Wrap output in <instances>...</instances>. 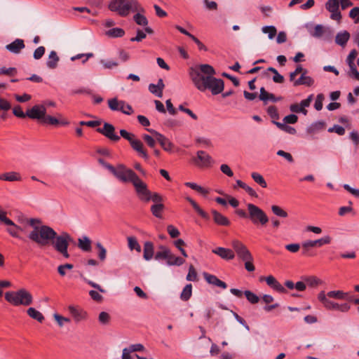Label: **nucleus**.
Listing matches in <instances>:
<instances>
[{
  "label": "nucleus",
  "mask_w": 359,
  "mask_h": 359,
  "mask_svg": "<svg viewBox=\"0 0 359 359\" xmlns=\"http://www.w3.org/2000/svg\"><path fill=\"white\" fill-rule=\"evenodd\" d=\"M186 200L189 202V203L192 205L194 210L203 218L205 219H209V215L205 212L201 207L196 203L195 201H194L190 197H186Z\"/></svg>",
  "instance_id": "c756f323"
},
{
  "label": "nucleus",
  "mask_w": 359,
  "mask_h": 359,
  "mask_svg": "<svg viewBox=\"0 0 359 359\" xmlns=\"http://www.w3.org/2000/svg\"><path fill=\"white\" fill-rule=\"evenodd\" d=\"M42 124H47V125H51V126H57L58 124H61L63 126H67L69 124L68 121H60L57 118L55 117L51 116L50 115L45 116V118L43 119Z\"/></svg>",
  "instance_id": "2f4dec72"
},
{
  "label": "nucleus",
  "mask_w": 359,
  "mask_h": 359,
  "mask_svg": "<svg viewBox=\"0 0 359 359\" xmlns=\"http://www.w3.org/2000/svg\"><path fill=\"white\" fill-rule=\"evenodd\" d=\"M13 113L16 117L18 118H24L25 117H27V111L25 113L23 112L20 105L14 107V108L13 109Z\"/></svg>",
  "instance_id": "13d9d810"
},
{
  "label": "nucleus",
  "mask_w": 359,
  "mask_h": 359,
  "mask_svg": "<svg viewBox=\"0 0 359 359\" xmlns=\"http://www.w3.org/2000/svg\"><path fill=\"white\" fill-rule=\"evenodd\" d=\"M142 138L149 147L154 148L155 147L156 140L154 136L151 137L147 134H143Z\"/></svg>",
  "instance_id": "603ef678"
},
{
  "label": "nucleus",
  "mask_w": 359,
  "mask_h": 359,
  "mask_svg": "<svg viewBox=\"0 0 359 359\" xmlns=\"http://www.w3.org/2000/svg\"><path fill=\"white\" fill-rule=\"evenodd\" d=\"M212 252L226 260L235 257V252L231 248H213Z\"/></svg>",
  "instance_id": "5701e85b"
},
{
  "label": "nucleus",
  "mask_w": 359,
  "mask_h": 359,
  "mask_svg": "<svg viewBox=\"0 0 359 359\" xmlns=\"http://www.w3.org/2000/svg\"><path fill=\"white\" fill-rule=\"evenodd\" d=\"M290 110L294 113H302L304 115L307 114L308 111L306 109H303V107L299 104H292L290 106Z\"/></svg>",
  "instance_id": "8fccbe9b"
},
{
  "label": "nucleus",
  "mask_w": 359,
  "mask_h": 359,
  "mask_svg": "<svg viewBox=\"0 0 359 359\" xmlns=\"http://www.w3.org/2000/svg\"><path fill=\"white\" fill-rule=\"evenodd\" d=\"M54 318L57 321V324L60 327H62L64 325V323H69L70 322V319L68 318L63 317L59 314H54Z\"/></svg>",
  "instance_id": "69168bd1"
},
{
  "label": "nucleus",
  "mask_w": 359,
  "mask_h": 359,
  "mask_svg": "<svg viewBox=\"0 0 359 359\" xmlns=\"http://www.w3.org/2000/svg\"><path fill=\"white\" fill-rule=\"evenodd\" d=\"M109 8L111 11H116L121 16H126L130 11L137 10V1L136 0H113L110 2Z\"/></svg>",
  "instance_id": "39448f33"
},
{
  "label": "nucleus",
  "mask_w": 359,
  "mask_h": 359,
  "mask_svg": "<svg viewBox=\"0 0 359 359\" xmlns=\"http://www.w3.org/2000/svg\"><path fill=\"white\" fill-rule=\"evenodd\" d=\"M350 18L353 19H356L355 22H359V8L354 7L349 12Z\"/></svg>",
  "instance_id": "774afa93"
},
{
  "label": "nucleus",
  "mask_w": 359,
  "mask_h": 359,
  "mask_svg": "<svg viewBox=\"0 0 359 359\" xmlns=\"http://www.w3.org/2000/svg\"><path fill=\"white\" fill-rule=\"evenodd\" d=\"M45 53V48L43 46L38 47L34 52V58L39 60Z\"/></svg>",
  "instance_id": "338daca9"
},
{
  "label": "nucleus",
  "mask_w": 359,
  "mask_h": 359,
  "mask_svg": "<svg viewBox=\"0 0 359 359\" xmlns=\"http://www.w3.org/2000/svg\"><path fill=\"white\" fill-rule=\"evenodd\" d=\"M324 100H325V96L323 94L320 93V94L317 95L316 99V101L314 103V108L317 111H320L323 109V102Z\"/></svg>",
  "instance_id": "3c124183"
},
{
  "label": "nucleus",
  "mask_w": 359,
  "mask_h": 359,
  "mask_svg": "<svg viewBox=\"0 0 359 359\" xmlns=\"http://www.w3.org/2000/svg\"><path fill=\"white\" fill-rule=\"evenodd\" d=\"M136 193L139 197V198L144 202H149L150 201V194L151 191L147 189V184L138 177L137 180H135L133 183Z\"/></svg>",
  "instance_id": "f8f14e48"
},
{
  "label": "nucleus",
  "mask_w": 359,
  "mask_h": 359,
  "mask_svg": "<svg viewBox=\"0 0 359 359\" xmlns=\"http://www.w3.org/2000/svg\"><path fill=\"white\" fill-rule=\"evenodd\" d=\"M105 168L123 182H130L133 184L139 177L133 170L127 168L123 164H118L116 167L106 164Z\"/></svg>",
  "instance_id": "20e7f679"
},
{
  "label": "nucleus",
  "mask_w": 359,
  "mask_h": 359,
  "mask_svg": "<svg viewBox=\"0 0 359 359\" xmlns=\"http://www.w3.org/2000/svg\"><path fill=\"white\" fill-rule=\"evenodd\" d=\"M97 131L113 142L120 140V136L115 133L114 126L109 123H104L103 127L97 128Z\"/></svg>",
  "instance_id": "2eb2a0df"
},
{
  "label": "nucleus",
  "mask_w": 359,
  "mask_h": 359,
  "mask_svg": "<svg viewBox=\"0 0 359 359\" xmlns=\"http://www.w3.org/2000/svg\"><path fill=\"white\" fill-rule=\"evenodd\" d=\"M6 300L13 306H29L33 302L32 294L25 289L5 293Z\"/></svg>",
  "instance_id": "7ed1b4c3"
},
{
  "label": "nucleus",
  "mask_w": 359,
  "mask_h": 359,
  "mask_svg": "<svg viewBox=\"0 0 359 359\" xmlns=\"http://www.w3.org/2000/svg\"><path fill=\"white\" fill-rule=\"evenodd\" d=\"M46 114V107L44 104H35L27 110V117L38 120L41 123Z\"/></svg>",
  "instance_id": "ddd939ff"
},
{
  "label": "nucleus",
  "mask_w": 359,
  "mask_h": 359,
  "mask_svg": "<svg viewBox=\"0 0 359 359\" xmlns=\"http://www.w3.org/2000/svg\"><path fill=\"white\" fill-rule=\"evenodd\" d=\"M108 106L111 110L119 111L126 115H131L134 112L131 105L123 100H118L116 97L108 100Z\"/></svg>",
  "instance_id": "9d476101"
},
{
  "label": "nucleus",
  "mask_w": 359,
  "mask_h": 359,
  "mask_svg": "<svg viewBox=\"0 0 359 359\" xmlns=\"http://www.w3.org/2000/svg\"><path fill=\"white\" fill-rule=\"evenodd\" d=\"M251 177L253 179V180L256 183L259 184L262 187L266 188L267 187V184H266V181L264 180V178L259 173H258V172H252L251 174Z\"/></svg>",
  "instance_id": "79ce46f5"
},
{
  "label": "nucleus",
  "mask_w": 359,
  "mask_h": 359,
  "mask_svg": "<svg viewBox=\"0 0 359 359\" xmlns=\"http://www.w3.org/2000/svg\"><path fill=\"white\" fill-rule=\"evenodd\" d=\"M298 121V117L295 114H290L284 117L283 121L285 124H294L296 123Z\"/></svg>",
  "instance_id": "0e129e2a"
},
{
  "label": "nucleus",
  "mask_w": 359,
  "mask_h": 359,
  "mask_svg": "<svg viewBox=\"0 0 359 359\" xmlns=\"http://www.w3.org/2000/svg\"><path fill=\"white\" fill-rule=\"evenodd\" d=\"M191 161L200 169L210 168L215 163L212 157L203 150L198 151L196 156L191 158Z\"/></svg>",
  "instance_id": "1a4fd4ad"
},
{
  "label": "nucleus",
  "mask_w": 359,
  "mask_h": 359,
  "mask_svg": "<svg viewBox=\"0 0 359 359\" xmlns=\"http://www.w3.org/2000/svg\"><path fill=\"white\" fill-rule=\"evenodd\" d=\"M17 74V69L15 67H1L0 68V75L14 76Z\"/></svg>",
  "instance_id": "6e6d98bb"
},
{
  "label": "nucleus",
  "mask_w": 359,
  "mask_h": 359,
  "mask_svg": "<svg viewBox=\"0 0 359 359\" xmlns=\"http://www.w3.org/2000/svg\"><path fill=\"white\" fill-rule=\"evenodd\" d=\"M203 276L206 280V282L212 285L213 286L219 287L222 289H226L227 287V285L224 281L219 280L217 276L215 275L210 274L207 272H203Z\"/></svg>",
  "instance_id": "6ab92c4d"
},
{
  "label": "nucleus",
  "mask_w": 359,
  "mask_h": 359,
  "mask_svg": "<svg viewBox=\"0 0 359 359\" xmlns=\"http://www.w3.org/2000/svg\"><path fill=\"white\" fill-rule=\"evenodd\" d=\"M323 128V122H316L308 128L307 132L309 133H314L316 131L321 130Z\"/></svg>",
  "instance_id": "4d7b16f0"
},
{
  "label": "nucleus",
  "mask_w": 359,
  "mask_h": 359,
  "mask_svg": "<svg viewBox=\"0 0 359 359\" xmlns=\"http://www.w3.org/2000/svg\"><path fill=\"white\" fill-rule=\"evenodd\" d=\"M22 177L20 173L16 172H8L0 175V180L15 182L21 181Z\"/></svg>",
  "instance_id": "c85d7f7f"
},
{
  "label": "nucleus",
  "mask_w": 359,
  "mask_h": 359,
  "mask_svg": "<svg viewBox=\"0 0 359 359\" xmlns=\"http://www.w3.org/2000/svg\"><path fill=\"white\" fill-rule=\"evenodd\" d=\"M58 61L59 57L57 56V53L54 50H52L49 54L46 65L50 69H55L57 66Z\"/></svg>",
  "instance_id": "473e14b6"
},
{
  "label": "nucleus",
  "mask_w": 359,
  "mask_h": 359,
  "mask_svg": "<svg viewBox=\"0 0 359 359\" xmlns=\"http://www.w3.org/2000/svg\"><path fill=\"white\" fill-rule=\"evenodd\" d=\"M339 3L338 0H328L325 4L326 9L331 13V19L339 21L341 18V14L339 11Z\"/></svg>",
  "instance_id": "f3484780"
},
{
  "label": "nucleus",
  "mask_w": 359,
  "mask_h": 359,
  "mask_svg": "<svg viewBox=\"0 0 359 359\" xmlns=\"http://www.w3.org/2000/svg\"><path fill=\"white\" fill-rule=\"evenodd\" d=\"M293 253L300 252L301 255L306 257H311L318 255L316 248H287Z\"/></svg>",
  "instance_id": "cd10ccee"
},
{
  "label": "nucleus",
  "mask_w": 359,
  "mask_h": 359,
  "mask_svg": "<svg viewBox=\"0 0 359 359\" xmlns=\"http://www.w3.org/2000/svg\"><path fill=\"white\" fill-rule=\"evenodd\" d=\"M307 71L304 70L301 76L295 80L293 83L294 86H298L300 85H304L306 86H311L314 83V79L309 76H306Z\"/></svg>",
  "instance_id": "b1692460"
},
{
  "label": "nucleus",
  "mask_w": 359,
  "mask_h": 359,
  "mask_svg": "<svg viewBox=\"0 0 359 359\" xmlns=\"http://www.w3.org/2000/svg\"><path fill=\"white\" fill-rule=\"evenodd\" d=\"M133 19L135 22L139 25L147 26L148 25V20L147 18L140 13L135 14L133 17Z\"/></svg>",
  "instance_id": "49530a36"
},
{
  "label": "nucleus",
  "mask_w": 359,
  "mask_h": 359,
  "mask_svg": "<svg viewBox=\"0 0 359 359\" xmlns=\"http://www.w3.org/2000/svg\"><path fill=\"white\" fill-rule=\"evenodd\" d=\"M25 43L22 39H16L12 43L6 46V48L11 53L18 54L20 51L25 48Z\"/></svg>",
  "instance_id": "4be33fe9"
},
{
  "label": "nucleus",
  "mask_w": 359,
  "mask_h": 359,
  "mask_svg": "<svg viewBox=\"0 0 359 359\" xmlns=\"http://www.w3.org/2000/svg\"><path fill=\"white\" fill-rule=\"evenodd\" d=\"M244 294L251 304H257L259 300V297L250 290H245Z\"/></svg>",
  "instance_id": "de8ad7c7"
},
{
  "label": "nucleus",
  "mask_w": 359,
  "mask_h": 359,
  "mask_svg": "<svg viewBox=\"0 0 359 359\" xmlns=\"http://www.w3.org/2000/svg\"><path fill=\"white\" fill-rule=\"evenodd\" d=\"M106 34L111 38L121 37L125 34V32L123 29L116 27L109 29Z\"/></svg>",
  "instance_id": "58836bf2"
},
{
  "label": "nucleus",
  "mask_w": 359,
  "mask_h": 359,
  "mask_svg": "<svg viewBox=\"0 0 359 359\" xmlns=\"http://www.w3.org/2000/svg\"><path fill=\"white\" fill-rule=\"evenodd\" d=\"M350 38V34L347 31L339 32L335 38V42L337 44L344 47L347 43Z\"/></svg>",
  "instance_id": "7c9ffc66"
},
{
  "label": "nucleus",
  "mask_w": 359,
  "mask_h": 359,
  "mask_svg": "<svg viewBox=\"0 0 359 359\" xmlns=\"http://www.w3.org/2000/svg\"><path fill=\"white\" fill-rule=\"evenodd\" d=\"M247 207L248 217L253 224L260 223L262 225H265L269 222L267 215L261 208L252 203H248Z\"/></svg>",
  "instance_id": "6e6552de"
},
{
  "label": "nucleus",
  "mask_w": 359,
  "mask_h": 359,
  "mask_svg": "<svg viewBox=\"0 0 359 359\" xmlns=\"http://www.w3.org/2000/svg\"><path fill=\"white\" fill-rule=\"evenodd\" d=\"M186 279L188 281H194V282L198 281V274H197V272H196L195 268L194 267V266L191 265L189 267V272H188Z\"/></svg>",
  "instance_id": "a18cd8bd"
},
{
  "label": "nucleus",
  "mask_w": 359,
  "mask_h": 359,
  "mask_svg": "<svg viewBox=\"0 0 359 359\" xmlns=\"http://www.w3.org/2000/svg\"><path fill=\"white\" fill-rule=\"evenodd\" d=\"M318 299L327 310L339 311L346 313L351 309V306L348 303L339 304L327 298L325 291H321L318 293Z\"/></svg>",
  "instance_id": "0eeeda50"
},
{
  "label": "nucleus",
  "mask_w": 359,
  "mask_h": 359,
  "mask_svg": "<svg viewBox=\"0 0 359 359\" xmlns=\"http://www.w3.org/2000/svg\"><path fill=\"white\" fill-rule=\"evenodd\" d=\"M260 281L265 280L266 284L272 288L273 290L279 292V293H287V289L283 286L278 280L277 279L273 277V276H269L266 277L261 276L259 278Z\"/></svg>",
  "instance_id": "dca6fc26"
},
{
  "label": "nucleus",
  "mask_w": 359,
  "mask_h": 359,
  "mask_svg": "<svg viewBox=\"0 0 359 359\" xmlns=\"http://www.w3.org/2000/svg\"><path fill=\"white\" fill-rule=\"evenodd\" d=\"M325 295L329 299L332 298L339 300H346L347 302L351 299L350 292H345L342 290H332L325 294Z\"/></svg>",
  "instance_id": "412c9836"
},
{
  "label": "nucleus",
  "mask_w": 359,
  "mask_h": 359,
  "mask_svg": "<svg viewBox=\"0 0 359 359\" xmlns=\"http://www.w3.org/2000/svg\"><path fill=\"white\" fill-rule=\"evenodd\" d=\"M156 260H165L168 265L180 266L184 262V259L180 257L173 255L169 250L158 252L155 255Z\"/></svg>",
  "instance_id": "9b49d317"
},
{
  "label": "nucleus",
  "mask_w": 359,
  "mask_h": 359,
  "mask_svg": "<svg viewBox=\"0 0 359 359\" xmlns=\"http://www.w3.org/2000/svg\"><path fill=\"white\" fill-rule=\"evenodd\" d=\"M273 123L276 124L278 128H280L283 131H285L289 134L294 135L297 132L294 128L287 126V124L282 123L280 122H276V121H273Z\"/></svg>",
  "instance_id": "a19ab883"
},
{
  "label": "nucleus",
  "mask_w": 359,
  "mask_h": 359,
  "mask_svg": "<svg viewBox=\"0 0 359 359\" xmlns=\"http://www.w3.org/2000/svg\"><path fill=\"white\" fill-rule=\"evenodd\" d=\"M236 252L238 257L243 262L252 259V256L247 248H236Z\"/></svg>",
  "instance_id": "c9c22d12"
},
{
  "label": "nucleus",
  "mask_w": 359,
  "mask_h": 359,
  "mask_svg": "<svg viewBox=\"0 0 359 359\" xmlns=\"http://www.w3.org/2000/svg\"><path fill=\"white\" fill-rule=\"evenodd\" d=\"M302 280L305 281L306 285L311 288H316L325 283L323 280L315 276H304Z\"/></svg>",
  "instance_id": "bb28decb"
},
{
  "label": "nucleus",
  "mask_w": 359,
  "mask_h": 359,
  "mask_svg": "<svg viewBox=\"0 0 359 359\" xmlns=\"http://www.w3.org/2000/svg\"><path fill=\"white\" fill-rule=\"evenodd\" d=\"M146 38V34L144 32H143L142 30L138 29L137 30V35L135 37H133L130 39V41H137V42H140L141 41L142 39H145Z\"/></svg>",
  "instance_id": "e2e57ef3"
},
{
  "label": "nucleus",
  "mask_w": 359,
  "mask_h": 359,
  "mask_svg": "<svg viewBox=\"0 0 359 359\" xmlns=\"http://www.w3.org/2000/svg\"><path fill=\"white\" fill-rule=\"evenodd\" d=\"M149 90L158 97H162L163 93H161V90H158V86L156 84L151 83L149 86Z\"/></svg>",
  "instance_id": "680f3d73"
},
{
  "label": "nucleus",
  "mask_w": 359,
  "mask_h": 359,
  "mask_svg": "<svg viewBox=\"0 0 359 359\" xmlns=\"http://www.w3.org/2000/svg\"><path fill=\"white\" fill-rule=\"evenodd\" d=\"M212 214L213 220L217 225L229 226L230 224L229 219L217 210H212Z\"/></svg>",
  "instance_id": "a878e982"
},
{
  "label": "nucleus",
  "mask_w": 359,
  "mask_h": 359,
  "mask_svg": "<svg viewBox=\"0 0 359 359\" xmlns=\"http://www.w3.org/2000/svg\"><path fill=\"white\" fill-rule=\"evenodd\" d=\"M78 247H90L92 245L91 240L86 236L79 238Z\"/></svg>",
  "instance_id": "864d4df0"
},
{
  "label": "nucleus",
  "mask_w": 359,
  "mask_h": 359,
  "mask_svg": "<svg viewBox=\"0 0 359 359\" xmlns=\"http://www.w3.org/2000/svg\"><path fill=\"white\" fill-rule=\"evenodd\" d=\"M331 243V238L329 236H325L320 239L315 241H306L302 247H316V245L322 246L329 245Z\"/></svg>",
  "instance_id": "393cba45"
},
{
  "label": "nucleus",
  "mask_w": 359,
  "mask_h": 359,
  "mask_svg": "<svg viewBox=\"0 0 359 359\" xmlns=\"http://www.w3.org/2000/svg\"><path fill=\"white\" fill-rule=\"evenodd\" d=\"M164 209L163 203L154 204L151 207V211L154 216L157 218H162V213Z\"/></svg>",
  "instance_id": "4c0bfd02"
},
{
  "label": "nucleus",
  "mask_w": 359,
  "mask_h": 359,
  "mask_svg": "<svg viewBox=\"0 0 359 359\" xmlns=\"http://www.w3.org/2000/svg\"><path fill=\"white\" fill-rule=\"evenodd\" d=\"M192 294V285L187 284L183 289L180 297L184 301H187L190 299Z\"/></svg>",
  "instance_id": "ea45409f"
},
{
  "label": "nucleus",
  "mask_w": 359,
  "mask_h": 359,
  "mask_svg": "<svg viewBox=\"0 0 359 359\" xmlns=\"http://www.w3.org/2000/svg\"><path fill=\"white\" fill-rule=\"evenodd\" d=\"M27 223L32 228V230L28 233L27 238L38 245L68 247L76 244L75 241L69 233L62 231L57 234L50 226L42 224V222L39 219L31 218Z\"/></svg>",
  "instance_id": "f257e3e1"
},
{
  "label": "nucleus",
  "mask_w": 359,
  "mask_h": 359,
  "mask_svg": "<svg viewBox=\"0 0 359 359\" xmlns=\"http://www.w3.org/2000/svg\"><path fill=\"white\" fill-rule=\"evenodd\" d=\"M147 130L154 136L156 141L161 144V146L165 151L169 152L172 151L174 147V144L165 136H164L163 135L161 134L160 133L157 132L155 130Z\"/></svg>",
  "instance_id": "4468645a"
},
{
  "label": "nucleus",
  "mask_w": 359,
  "mask_h": 359,
  "mask_svg": "<svg viewBox=\"0 0 359 359\" xmlns=\"http://www.w3.org/2000/svg\"><path fill=\"white\" fill-rule=\"evenodd\" d=\"M120 135L129 142L132 149L135 151L140 157L144 158L145 161L149 159V154L144 148L143 143L141 140L136 138L134 134L128 133L124 129H121L120 130Z\"/></svg>",
  "instance_id": "423d86ee"
},
{
  "label": "nucleus",
  "mask_w": 359,
  "mask_h": 359,
  "mask_svg": "<svg viewBox=\"0 0 359 359\" xmlns=\"http://www.w3.org/2000/svg\"><path fill=\"white\" fill-rule=\"evenodd\" d=\"M267 113L273 119H278L279 118L277 108L275 106H269L267 109Z\"/></svg>",
  "instance_id": "052dcab7"
},
{
  "label": "nucleus",
  "mask_w": 359,
  "mask_h": 359,
  "mask_svg": "<svg viewBox=\"0 0 359 359\" xmlns=\"http://www.w3.org/2000/svg\"><path fill=\"white\" fill-rule=\"evenodd\" d=\"M7 226H8L7 231L10 235H11L13 237H20V233L23 231L21 227L16 225L13 221L11 224H8Z\"/></svg>",
  "instance_id": "72a5a7b5"
},
{
  "label": "nucleus",
  "mask_w": 359,
  "mask_h": 359,
  "mask_svg": "<svg viewBox=\"0 0 359 359\" xmlns=\"http://www.w3.org/2000/svg\"><path fill=\"white\" fill-rule=\"evenodd\" d=\"M358 52L355 49H353L350 52L346 59V62L349 67L355 65L354 63V60L356 58Z\"/></svg>",
  "instance_id": "5fc2aeb1"
},
{
  "label": "nucleus",
  "mask_w": 359,
  "mask_h": 359,
  "mask_svg": "<svg viewBox=\"0 0 359 359\" xmlns=\"http://www.w3.org/2000/svg\"><path fill=\"white\" fill-rule=\"evenodd\" d=\"M215 69L210 65H200L189 69V76L194 86L200 91L210 90L212 95L221 93L224 88L222 79H217Z\"/></svg>",
  "instance_id": "f03ea898"
},
{
  "label": "nucleus",
  "mask_w": 359,
  "mask_h": 359,
  "mask_svg": "<svg viewBox=\"0 0 359 359\" xmlns=\"http://www.w3.org/2000/svg\"><path fill=\"white\" fill-rule=\"evenodd\" d=\"M98 319H99V321L100 323H102L103 325H106V324L109 323V322L110 316L108 313H107L105 311H102L99 314Z\"/></svg>",
  "instance_id": "bf43d9fd"
},
{
  "label": "nucleus",
  "mask_w": 359,
  "mask_h": 359,
  "mask_svg": "<svg viewBox=\"0 0 359 359\" xmlns=\"http://www.w3.org/2000/svg\"><path fill=\"white\" fill-rule=\"evenodd\" d=\"M305 27L308 30L309 34L315 38H320L322 37L327 32L329 31V29L324 27L322 25H317L314 27L312 26L311 23H306L305 25Z\"/></svg>",
  "instance_id": "a211bd4d"
},
{
  "label": "nucleus",
  "mask_w": 359,
  "mask_h": 359,
  "mask_svg": "<svg viewBox=\"0 0 359 359\" xmlns=\"http://www.w3.org/2000/svg\"><path fill=\"white\" fill-rule=\"evenodd\" d=\"M184 185L187 187L191 188L193 190H195L196 191H197L198 193L201 194L203 196H206L209 193V191L207 189H205L194 182H185Z\"/></svg>",
  "instance_id": "f704fd0d"
},
{
  "label": "nucleus",
  "mask_w": 359,
  "mask_h": 359,
  "mask_svg": "<svg viewBox=\"0 0 359 359\" xmlns=\"http://www.w3.org/2000/svg\"><path fill=\"white\" fill-rule=\"evenodd\" d=\"M262 32L264 34H267L269 36V38L270 39H272L274 38V36L276 35L277 30L276 28L274 26H264L262 29Z\"/></svg>",
  "instance_id": "c03bdc74"
},
{
  "label": "nucleus",
  "mask_w": 359,
  "mask_h": 359,
  "mask_svg": "<svg viewBox=\"0 0 359 359\" xmlns=\"http://www.w3.org/2000/svg\"><path fill=\"white\" fill-rule=\"evenodd\" d=\"M27 313L29 317L36 320L39 322H42L44 319L43 316L41 312L36 310L34 308L30 307L27 309Z\"/></svg>",
  "instance_id": "e433bc0d"
},
{
  "label": "nucleus",
  "mask_w": 359,
  "mask_h": 359,
  "mask_svg": "<svg viewBox=\"0 0 359 359\" xmlns=\"http://www.w3.org/2000/svg\"><path fill=\"white\" fill-rule=\"evenodd\" d=\"M271 210L273 213L278 217L286 218L288 216L287 212L278 205H272Z\"/></svg>",
  "instance_id": "37998d69"
},
{
  "label": "nucleus",
  "mask_w": 359,
  "mask_h": 359,
  "mask_svg": "<svg viewBox=\"0 0 359 359\" xmlns=\"http://www.w3.org/2000/svg\"><path fill=\"white\" fill-rule=\"evenodd\" d=\"M100 62L101 65H102L104 69H109L114 68L118 65V63L116 61L112 60H101Z\"/></svg>",
  "instance_id": "09e8293b"
},
{
  "label": "nucleus",
  "mask_w": 359,
  "mask_h": 359,
  "mask_svg": "<svg viewBox=\"0 0 359 359\" xmlns=\"http://www.w3.org/2000/svg\"><path fill=\"white\" fill-rule=\"evenodd\" d=\"M68 309L76 323L86 320L87 318V313L81 309L69 306Z\"/></svg>",
  "instance_id": "aec40b11"
}]
</instances>
